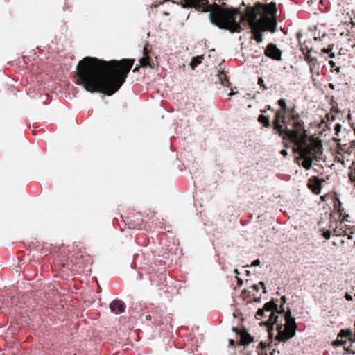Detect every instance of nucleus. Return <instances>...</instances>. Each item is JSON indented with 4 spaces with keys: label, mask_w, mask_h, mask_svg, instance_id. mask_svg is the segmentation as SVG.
<instances>
[{
    "label": "nucleus",
    "mask_w": 355,
    "mask_h": 355,
    "mask_svg": "<svg viewBox=\"0 0 355 355\" xmlns=\"http://www.w3.org/2000/svg\"><path fill=\"white\" fill-rule=\"evenodd\" d=\"M184 7L200 8L205 6L208 3L207 0H182Z\"/></svg>",
    "instance_id": "nucleus-15"
},
{
    "label": "nucleus",
    "mask_w": 355,
    "mask_h": 355,
    "mask_svg": "<svg viewBox=\"0 0 355 355\" xmlns=\"http://www.w3.org/2000/svg\"><path fill=\"white\" fill-rule=\"evenodd\" d=\"M202 56H197L194 57L192 59L191 66L193 69H194L195 67L198 66L199 64L202 62Z\"/></svg>",
    "instance_id": "nucleus-21"
},
{
    "label": "nucleus",
    "mask_w": 355,
    "mask_h": 355,
    "mask_svg": "<svg viewBox=\"0 0 355 355\" xmlns=\"http://www.w3.org/2000/svg\"><path fill=\"white\" fill-rule=\"evenodd\" d=\"M266 107V109H267V110H272V111H273V110H274L273 109H272V108L270 107V105H267Z\"/></svg>",
    "instance_id": "nucleus-45"
},
{
    "label": "nucleus",
    "mask_w": 355,
    "mask_h": 355,
    "mask_svg": "<svg viewBox=\"0 0 355 355\" xmlns=\"http://www.w3.org/2000/svg\"><path fill=\"white\" fill-rule=\"evenodd\" d=\"M151 58L150 56H143L139 60L140 67H146L150 66Z\"/></svg>",
    "instance_id": "nucleus-20"
},
{
    "label": "nucleus",
    "mask_w": 355,
    "mask_h": 355,
    "mask_svg": "<svg viewBox=\"0 0 355 355\" xmlns=\"http://www.w3.org/2000/svg\"><path fill=\"white\" fill-rule=\"evenodd\" d=\"M151 49L148 44H146L143 49V56H150Z\"/></svg>",
    "instance_id": "nucleus-24"
},
{
    "label": "nucleus",
    "mask_w": 355,
    "mask_h": 355,
    "mask_svg": "<svg viewBox=\"0 0 355 355\" xmlns=\"http://www.w3.org/2000/svg\"><path fill=\"white\" fill-rule=\"evenodd\" d=\"M280 153L284 157H286L288 155L287 150L284 149L282 150Z\"/></svg>",
    "instance_id": "nucleus-35"
},
{
    "label": "nucleus",
    "mask_w": 355,
    "mask_h": 355,
    "mask_svg": "<svg viewBox=\"0 0 355 355\" xmlns=\"http://www.w3.org/2000/svg\"><path fill=\"white\" fill-rule=\"evenodd\" d=\"M134 62V59L105 61L85 57L76 67V84L91 93L111 96L125 81Z\"/></svg>",
    "instance_id": "nucleus-1"
},
{
    "label": "nucleus",
    "mask_w": 355,
    "mask_h": 355,
    "mask_svg": "<svg viewBox=\"0 0 355 355\" xmlns=\"http://www.w3.org/2000/svg\"><path fill=\"white\" fill-rule=\"evenodd\" d=\"M211 22L220 29L229 30L231 33L242 31L241 21L245 17L239 8H222L219 6L209 14Z\"/></svg>",
    "instance_id": "nucleus-3"
},
{
    "label": "nucleus",
    "mask_w": 355,
    "mask_h": 355,
    "mask_svg": "<svg viewBox=\"0 0 355 355\" xmlns=\"http://www.w3.org/2000/svg\"><path fill=\"white\" fill-rule=\"evenodd\" d=\"M295 138L291 136L286 139L295 144L293 151L300 155L297 160L303 159L302 166L309 170L311 168L313 160L319 161L318 155L322 153V144L320 140H316L313 137H309L306 130L301 131L295 135Z\"/></svg>",
    "instance_id": "nucleus-2"
},
{
    "label": "nucleus",
    "mask_w": 355,
    "mask_h": 355,
    "mask_svg": "<svg viewBox=\"0 0 355 355\" xmlns=\"http://www.w3.org/2000/svg\"><path fill=\"white\" fill-rule=\"evenodd\" d=\"M344 210V208L342 207L341 202L339 201L338 205V212L340 214V216L343 214Z\"/></svg>",
    "instance_id": "nucleus-27"
},
{
    "label": "nucleus",
    "mask_w": 355,
    "mask_h": 355,
    "mask_svg": "<svg viewBox=\"0 0 355 355\" xmlns=\"http://www.w3.org/2000/svg\"><path fill=\"white\" fill-rule=\"evenodd\" d=\"M258 121L263 124V126L266 128H270L271 123L270 122V119L268 116H264L263 114H261L258 117Z\"/></svg>",
    "instance_id": "nucleus-19"
},
{
    "label": "nucleus",
    "mask_w": 355,
    "mask_h": 355,
    "mask_svg": "<svg viewBox=\"0 0 355 355\" xmlns=\"http://www.w3.org/2000/svg\"><path fill=\"white\" fill-rule=\"evenodd\" d=\"M284 146H285L286 148H288V145L287 144H284Z\"/></svg>",
    "instance_id": "nucleus-47"
},
{
    "label": "nucleus",
    "mask_w": 355,
    "mask_h": 355,
    "mask_svg": "<svg viewBox=\"0 0 355 355\" xmlns=\"http://www.w3.org/2000/svg\"><path fill=\"white\" fill-rule=\"evenodd\" d=\"M282 53V51L273 43L268 44L264 51V54L266 57L274 60H281Z\"/></svg>",
    "instance_id": "nucleus-10"
},
{
    "label": "nucleus",
    "mask_w": 355,
    "mask_h": 355,
    "mask_svg": "<svg viewBox=\"0 0 355 355\" xmlns=\"http://www.w3.org/2000/svg\"><path fill=\"white\" fill-rule=\"evenodd\" d=\"M334 71H335L336 72V73H340V71H341V67L340 66H337L334 69Z\"/></svg>",
    "instance_id": "nucleus-33"
},
{
    "label": "nucleus",
    "mask_w": 355,
    "mask_h": 355,
    "mask_svg": "<svg viewBox=\"0 0 355 355\" xmlns=\"http://www.w3.org/2000/svg\"><path fill=\"white\" fill-rule=\"evenodd\" d=\"M277 302V299L276 300L272 299L270 302L266 303L262 309H259L255 315V318L257 320H261L263 318L264 312L270 313L268 320L265 322H262L260 324L261 325H265L267 327L268 337L270 339H272L273 336V325L278 322L279 316L277 314L284 313L283 305L280 306V310L278 309Z\"/></svg>",
    "instance_id": "nucleus-5"
},
{
    "label": "nucleus",
    "mask_w": 355,
    "mask_h": 355,
    "mask_svg": "<svg viewBox=\"0 0 355 355\" xmlns=\"http://www.w3.org/2000/svg\"><path fill=\"white\" fill-rule=\"evenodd\" d=\"M329 64L331 68V70H334L337 67V63L333 60L329 61Z\"/></svg>",
    "instance_id": "nucleus-30"
},
{
    "label": "nucleus",
    "mask_w": 355,
    "mask_h": 355,
    "mask_svg": "<svg viewBox=\"0 0 355 355\" xmlns=\"http://www.w3.org/2000/svg\"><path fill=\"white\" fill-rule=\"evenodd\" d=\"M300 116L298 112L296 111V106L293 105L292 107L288 108L287 110V114H286V121L288 123L289 121H293L294 122H304L302 120L300 119ZM288 123H287L288 125Z\"/></svg>",
    "instance_id": "nucleus-13"
},
{
    "label": "nucleus",
    "mask_w": 355,
    "mask_h": 355,
    "mask_svg": "<svg viewBox=\"0 0 355 355\" xmlns=\"http://www.w3.org/2000/svg\"><path fill=\"white\" fill-rule=\"evenodd\" d=\"M332 50V46L329 45L327 48H324L322 49V52L324 53H329V58H334L335 55L334 53L331 52Z\"/></svg>",
    "instance_id": "nucleus-23"
},
{
    "label": "nucleus",
    "mask_w": 355,
    "mask_h": 355,
    "mask_svg": "<svg viewBox=\"0 0 355 355\" xmlns=\"http://www.w3.org/2000/svg\"><path fill=\"white\" fill-rule=\"evenodd\" d=\"M259 345H261V349L266 348V345L263 342H261Z\"/></svg>",
    "instance_id": "nucleus-42"
},
{
    "label": "nucleus",
    "mask_w": 355,
    "mask_h": 355,
    "mask_svg": "<svg viewBox=\"0 0 355 355\" xmlns=\"http://www.w3.org/2000/svg\"><path fill=\"white\" fill-rule=\"evenodd\" d=\"M341 125L340 123H337L335 125L334 130L336 132V135H338V133L340 132L341 130Z\"/></svg>",
    "instance_id": "nucleus-28"
},
{
    "label": "nucleus",
    "mask_w": 355,
    "mask_h": 355,
    "mask_svg": "<svg viewBox=\"0 0 355 355\" xmlns=\"http://www.w3.org/2000/svg\"><path fill=\"white\" fill-rule=\"evenodd\" d=\"M246 293H247V291H246V290H243V291H242V295H245Z\"/></svg>",
    "instance_id": "nucleus-46"
},
{
    "label": "nucleus",
    "mask_w": 355,
    "mask_h": 355,
    "mask_svg": "<svg viewBox=\"0 0 355 355\" xmlns=\"http://www.w3.org/2000/svg\"><path fill=\"white\" fill-rule=\"evenodd\" d=\"M141 224H139V227H138L137 228H138V229H141Z\"/></svg>",
    "instance_id": "nucleus-48"
},
{
    "label": "nucleus",
    "mask_w": 355,
    "mask_h": 355,
    "mask_svg": "<svg viewBox=\"0 0 355 355\" xmlns=\"http://www.w3.org/2000/svg\"><path fill=\"white\" fill-rule=\"evenodd\" d=\"M352 336V333L351 330H349V329L341 330L338 336V338H340V339L338 338L336 340H335L332 343V345L334 347L343 345L344 348L347 351H348L352 354H355V350H354L353 349H350V345L349 344V345L347 346V342L346 340H343V338H348L349 340H351Z\"/></svg>",
    "instance_id": "nucleus-9"
},
{
    "label": "nucleus",
    "mask_w": 355,
    "mask_h": 355,
    "mask_svg": "<svg viewBox=\"0 0 355 355\" xmlns=\"http://www.w3.org/2000/svg\"><path fill=\"white\" fill-rule=\"evenodd\" d=\"M254 302H261V297L259 296V297H254Z\"/></svg>",
    "instance_id": "nucleus-38"
},
{
    "label": "nucleus",
    "mask_w": 355,
    "mask_h": 355,
    "mask_svg": "<svg viewBox=\"0 0 355 355\" xmlns=\"http://www.w3.org/2000/svg\"><path fill=\"white\" fill-rule=\"evenodd\" d=\"M331 231L329 230H327L326 232H324L323 233V236L326 239H329L330 237H331Z\"/></svg>",
    "instance_id": "nucleus-29"
},
{
    "label": "nucleus",
    "mask_w": 355,
    "mask_h": 355,
    "mask_svg": "<svg viewBox=\"0 0 355 355\" xmlns=\"http://www.w3.org/2000/svg\"><path fill=\"white\" fill-rule=\"evenodd\" d=\"M255 19L256 16L254 15V19L250 21V25L253 34V38L257 43H261L263 41L261 31H267V27L261 21H255Z\"/></svg>",
    "instance_id": "nucleus-8"
},
{
    "label": "nucleus",
    "mask_w": 355,
    "mask_h": 355,
    "mask_svg": "<svg viewBox=\"0 0 355 355\" xmlns=\"http://www.w3.org/2000/svg\"><path fill=\"white\" fill-rule=\"evenodd\" d=\"M329 85H330V87H331V88H333V85H332V84H330Z\"/></svg>",
    "instance_id": "nucleus-50"
},
{
    "label": "nucleus",
    "mask_w": 355,
    "mask_h": 355,
    "mask_svg": "<svg viewBox=\"0 0 355 355\" xmlns=\"http://www.w3.org/2000/svg\"><path fill=\"white\" fill-rule=\"evenodd\" d=\"M334 234L340 236H347L348 239H352V236L350 235L352 234V232H349L348 228L343 229L342 227H336L334 230Z\"/></svg>",
    "instance_id": "nucleus-17"
},
{
    "label": "nucleus",
    "mask_w": 355,
    "mask_h": 355,
    "mask_svg": "<svg viewBox=\"0 0 355 355\" xmlns=\"http://www.w3.org/2000/svg\"><path fill=\"white\" fill-rule=\"evenodd\" d=\"M258 84L263 88V90L267 89V87L264 84V80L263 78L260 77L258 79Z\"/></svg>",
    "instance_id": "nucleus-25"
},
{
    "label": "nucleus",
    "mask_w": 355,
    "mask_h": 355,
    "mask_svg": "<svg viewBox=\"0 0 355 355\" xmlns=\"http://www.w3.org/2000/svg\"><path fill=\"white\" fill-rule=\"evenodd\" d=\"M266 312H264L263 313V318L266 317Z\"/></svg>",
    "instance_id": "nucleus-49"
},
{
    "label": "nucleus",
    "mask_w": 355,
    "mask_h": 355,
    "mask_svg": "<svg viewBox=\"0 0 355 355\" xmlns=\"http://www.w3.org/2000/svg\"><path fill=\"white\" fill-rule=\"evenodd\" d=\"M304 59L306 62H309V60H310V58H313L311 55V50H308L305 53H304Z\"/></svg>",
    "instance_id": "nucleus-26"
},
{
    "label": "nucleus",
    "mask_w": 355,
    "mask_h": 355,
    "mask_svg": "<svg viewBox=\"0 0 355 355\" xmlns=\"http://www.w3.org/2000/svg\"><path fill=\"white\" fill-rule=\"evenodd\" d=\"M284 318L286 321L284 329H283L282 321L280 323L278 322L276 324L277 335L275 337V340L278 342H286L295 335L297 324L295 318L291 315V311L289 309L284 313Z\"/></svg>",
    "instance_id": "nucleus-6"
},
{
    "label": "nucleus",
    "mask_w": 355,
    "mask_h": 355,
    "mask_svg": "<svg viewBox=\"0 0 355 355\" xmlns=\"http://www.w3.org/2000/svg\"><path fill=\"white\" fill-rule=\"evenodd\" d=\"M345 297L348 301H352L353 300L352 296L350 294L347 293H345Z\"/></svg>",
    "instance_id": "nucleus-32"
},
{
    "label": "nucleus",
    "mask_w": 355,
    "mask_h": 355,
    "mask_svg": "<svg viewBox=\"0 0 355 355\" xmlns=\"http://www.w3.org/2000/svg\"><path fill=\"white\" fill-rule=\"evenodd\" d=\"M232 331L236 333H240L237 327H232Z\"/></svg>",
    "instance_id": "nucleus-40"
},
{
    "label": "nucleus",
    "mask_w": 355,
    "mask_h": 355,
    "mask_svg": "<svg viewBox=\"0 0 355 355\" xmlns=\"http://www.w3.org/2000/svg\"><path fill=\"white\" fill-rule=\"evenodd\" d=\"M259 284L263 287V293H266V288L265 286V284L263 282H260Z\"/></svg>",
    "instance_id": "nucleus-34"
},
{
    "label": "nucleus",
    "mask_w": 355,
    "mask_h": 355,
    "mask_svg": "<svg viewBox=\"0 0 355 355\" xmlns=\"http://www.w3.org/2000/svg\"><path fill=\"white\" fill-rule=\"evenodd\" d=\"M151 318H152V317H151V315H146V320H151Z\"/></svg>",
    "instance_id": "nucleus-43"
},
{
    "label": "nucleus",
    "mask_w": 355,
    "mask_h": 355,
    "mask_svg": "<svg viewBox=\"0 0 355 355\" xmlns=\"http://www.w3.org/2000/svg\"><path fill=\"white\" fill-rule=\"evenodd\" d=\"M239 334L241 339L238 343L239 345H247L253 341V337L251 336L245 330L241 331Z\"/></svg>",
    "instance_id": "nucleus-16"
},
{
    "label": "nucleus",
    "mask_w": 355,
    "mask_h": 355,
    "mask_svg": "<svg viewBox=\"0 0 355 355\" xmlns=\"http://www.w3.org/2000/svg\"><path fill=\"white\" fill-rule=\"evenodd\" d=\"M228 343L230 346H234L235 344V342L233 339H230Z\"/></svg>",
    "instance_id": "nucleus-36"
},
{
    "label": "nucleus",
    "mask_w": 355,
    "mask_h": 355,
    "mask_svg": "<svg viewBox=\"0 0 355 355\" xmlns=\"http://www.w3.org/2000/svg\"><path fill=\"white\" fill-rule=\"evenodd\" d=\"M254 9L259 12H262L263 14V17L266 16L277 17V8L275 2H270V3L257 2L254 5Z\"/></svg>",
    "instance_id": "nucleus-7"
},
{
    "label": "nucleus",
    "mask_w": 355,
    "mask_h": 355,
    "mask_svg": "<svg viewBox=\"0 0 355 355\" xmlns=\"http://www.w3.org/2000/svg\"><path fill=\"white\" fill-rule=\"evenodd\" d=\"M139 67H136L134 69H133V72L135 73V72H137L139 71Z\"/></svg>",
    "instance_id": "nucleus-44"
},
{
    "label": "nucleus",
    "mask_w": 355,
    "mask_h": 355,
    "mask_svg": "<svg viewBox=\"0 0 355 355\" xmlns=\"http://www.w3.org/2000/svg\"><path fill=\"white\" fill-rule=\"evenodd\" d=\"M110 309L113 313H121L125 311V304L123 301L116 299L110 303Z\"/></svg>",
    "instance_id": "nucleus-12"
},
{
    "label": "nucleus",
    "mask_w": 355,
    "mask_h": 355,
    "mask_svg": "<svg viewBox=\"0 0 355 355\" xmlns=\"http://www.w3.org/2000/svg\"><path fill=\"white\" fill-rule=\"evenodd\" d=\"M252 288H253L254 290H255V291H259V285H258V284H254V285L252 286Z\"/></svg>",
    "instance_id": "nucleus-37"
},
{
    "label": "nucleus",
    "mask_w": 355,
    "mask_h": 355,
    "mask_svg": "<svg viewBox=\"0 0 355 355\" xmlns=\"http://www.w3.org/2000/svg\"><path fill=\"white\" fill-rule=\"evenodd\" d=\"M260 264V261L259 259H256L252 261L251 266H258Z\"/></svg>",
    "instance_id": "nucleus-31"
},
{
    "label": "nucleus",
    "mask_w": 355,
    "mask_h": 355,
    "mask_svg": "<svg viewBox=\"0 0 355 355\" xmlns=\"http://www.w3.org/2000/svg\"><path fill=\"white\" fill-rule=\"evenodd\" d=\"M307 63L309 65L311 71H313L315 69H319L320 64H319L316 57L310 58V60H309V62H307Z\"/></svg>",
    "instance_id": "nucleus-18"
},
{
    "label": "nucleus",
    "mask_w": 355,
    "mask_h": 355,
    "mask_svg": "<svg viewBox=\"0 0 355 355\" xmlns=\"http://www.w3.org/2000/svg\"><path fill=\"white\" fill-rule=\"evenodd\" d=\"M266 112V110H261V112H263V113H264Z\"/></svg>",
    "instance_id": "nucleus-51"
},
{
    "label": "nucleus",
    "mask_w": 355,
    "mask_h": 355,
    "mask_svg": "<svg viewBox=\"0 0 355 355\" xmlns=\"http://www.w3.org/2000/svg\"><path fill=\"white\" fill-rule=\"evenodd\" d=\"M238 284L241 286L243 284V280L240 278L238 279Z\"/></svg>",
    "instance_id": "nucleus-41"
},
{
    "label": "nucleus",
    "mask_w": 355,
    "mask_h": 355,
    "mask_svg": "<svg viewBox=\"0 0 355 355\" xmlns=\"http://www.w3.org/2000/svg\"><path fill=\"white\" fill-rule=\"evenodd\" d=\"M281 300H282V302L284 304V303H286V297L284 295H283V296H282V297H281Z\"/></svg>",
    "instance_id": "nucleus-39"
},
{
    "label": "nucleus",
    "mask_w": 355,
    "mask_h": 355,
    "mask_svg": "<svg viewBox=\"0 0 355 355\" xmlns=\"http://www.w3.org/2000/svg\"><path fill=\"white\" fill-rule=\"evenodd\" d=\"M278 105L281 109L277 111L272 122V127L280 137H282L283 140L288 137L293 139L295 135L300 132L301 131L306 130L304 129V122H294L292 123V129L288 128L287 126L288 121H286V114L288 107L286 104L284 99L282 98L278 101Z\"/></svg>",
    "instance_id": "nucleus-4"
},
{
    "label": "nucleus",
    "mask_w": 355,
    "mask_h": 355,
    "mask_svg": "<svg viewBox=\"0 0 355 355\" xmlns=\"http://www.w3.org/2000/svg\"><path fill=\"white\" fill-rule=\"evenodd\" d=\"M219 79L223 86L228 87L230 85L229 80L226 78V75L223 72L219 75Z\"/></svg>",
    "instance_id": "nucleus-22"
},
{
    "label": "nucleus",
    "mask_w": 355,
    "mask_h": 355,
    "mask_svg": "<svg viewBox=\"0 0 355 355\" xmlns=\"http://www.w3.org/2000/svg\"><path fill=\"white\" fill-rule=\"evenodd\" d=\"M324 180L318 177H313L309 180L308 187L315 194H319L322 189V182Z\"/></svg>",
    "instance_id": "nucleus-11"
},
{
    "label": "nucleus",
    "mask_w": 355,
    "mask_h": 355,
    "mask_svg": "<svg viewBox=\"0 0 355 355\" xmlns=\"http://www.w3.org/2000/svg\"><path fill=\"white\" fill-rule=\"evenodd\" d=\"M260 21L267 27V30H270L272 33L275 32L277 26V17L266 16Z\"/></svg>",
    "instance_id": "nucleus-14"
}]
</instances>
